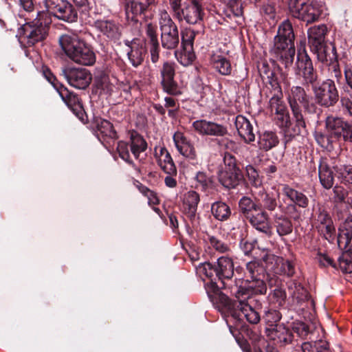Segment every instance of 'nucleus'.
Here are the masks:
<instances>
[{
	"label": "nucleus",
	"instance_id": "38",
	"mask_svg": "<svg viewBox=\"0 0 352 352\" xmlns=\"http://www.w3.org/2000/svg\"><path fill=\"white\" fill-rule=\"evenodd\" d=\"M96 28L107 37L117 38L119 36V28L116 24L110 21H98Z\"/></svg>",
	"mask_w": 352,
	"mask_h": 352
},
{
	"label": "nucleus",
	"instance_id": "18",
	"mask_svg": "<svg viewBox=\"0 0 352 352\" xmlns=\"http://www.w3.org/2000/svg\"><path fill=\"white\" fill-rule=\"evenodd\" d=\"M161 84L164 89L170 94L178 93L177 83L174 80L175 64L169 61L163 63L160 69Z\"/></svg>",
	"mask_w": 352,
	"mask_h": 352
},
{
	"label": "nucleus",
	"instance_id": "23",
	"mask_svg": "<svg viewBox=\"0 0 352 352\" xmlns=\"http://www.w3.org/2000/svg\"><path fill=\"white\" fill-rule=\"evenodd\" d=\"M155 157L157 158L158 165L165 173L170 175L176 174V166L166 148L160 147L159 151L156 149Z\"/></svg>",
	"mask_w": 352,
	"mask_h": 352
},
{
	"label": "nucleus",
	"instance_id": "19",
	"mask_svg": "<svg viewBox=\"0 0 352 352\" xmlns=\"http://www.w3.org/2000/svg\"><path fill=\"white\" fill-rule=\"evenodd\" d=\"M204 11L201 3L189 1L176 17L179 20H185L189 24H196L202 20Z\"/></svg>",
	"mask_w": 352,
	"mask_h": 352
},
{
	"label": "nucleus",
	"instance_id": "55",
	"mask_svg": "<svg viewBox=\"0 0 352 352\" xmlns=\"http://www.w3.org/2000/svg\"><path fill=\"white\" fill-rule=\"evenodd\" d=\"M137 187L140 192L148 198L149 204L157 205L159 204V199L154 191L141 184H138Z\"/></svg>",
	"mask_w": 352,
	"mask_h": 352
},
{
	"label": "nucleus",
	"instance_id": "15",
	"mask_svg": "<svg viewBox=\"0 0 352 352\" xmlns=\"http://www.w3.org/2000/svg\"><path fill=\"white\" fill-rule=\"evenodd\" d=\"M48 74L49 76L45 74L46 78L56 89L62 100L65 102L67 107L71 109L75 113H77L78 111H81L82 107L78 96L75 94L69 91L67 88L64 87L63 85L59 84L58 82H56V78L50 72H49Z\"/></svg>",
	"mask_w": 352,
	"mask_h": 352
},
{
	"label": "nucleus",
	"instance_id": "32",
	"mask_svg": "<svg viewBox=\"0 0 352 352\" xmlns=\"http://www.w3.org/2000/svg\"><path fill=\"white\" fill-rule=\"evenodd\" d=\"M255 199L257 204H261V209L273 211L277 206V201L274 196L267 193L264 188H259L258 191H254Z\"/></svg>",
	"mask_w": 352,
	"mask_h": 352
},
{
	"label": "nucleus",
	"instance_id": "61",
	"mask_svg": "<svg viewBox=\"0 0 352 352\" xmlns=\"http://www.w3.org/2000/svg\"><path fill=\"white\" fill-rule=\"evenodd\" d=\"M227 129L221 124L212 122L209 135L223 136L227 133Z\"/></svg>",
	"mask_w": 352,
	"mask_h": 352
},
{
	"label": "nucleus",
	"instance_id": "53",
	"mask_svg": "<svg viewBox=\"0 0 352 352\" xmlns=\"http://www.w3.org/2000/svg\"><path fill=\"white\" fill-rule=\"evenodd\" d=\"M281 316L280 313L274 309H269L265 311L263 319L267 324L268 327H274L278 325L277 322L280 320Z\"/></svg>",
	"mask_w": 352,
	"mask_h": 352
},
{
	"label": "nucleus",
	"instance_id": "59",
	"mask_svg": "<svg viewBox=\"0 0 352 352\" xmlns=\"http://www.w3.org/2000/svg\"><path fill=\"white\" fill-rule=\"evenodd\" d=\"M146 34L148 44L158 43L156 26L151 23L146 25Z\"/></svg>",
	"mask_w": 352,
	"mask_h": 352
},
{
	"label": "nucleus",
	"instance_id": "10",
	"mask_svg": "<svg viewBox=\"0 0 352 352\" xmlns=\"http://www.w3.org/2000/svg\"><path fill=\"white\" fill-rule=\"evenodd\" d=\"M326 128L332 136L342 138L352 142V124L338 117L329 116L326 120Z\"/></svg>",
	"mask_w": 352,
	"mask_h": 352
},
{
	"label": "nucleus",
	"instance_id": "46",
	"mask_svg": "<svg viewBox=\"0 0 352 352\" xmlns=\"http://www.w3.org/2000/svg\"><path fill=\"white\" fill-rule=\"evenodd\" d=\"M268 258L276 259L278 265H280V272L288 276H292L294 274V267L292 263L288 260H283L281 258H275L273 254L266 255L263 257V260L267 261Z\"/></svg>",
	"mask_w": 352,
	"mask_h": 352
},
{
	"label": "nucleus",
	"instance_id": "6",
	"mask_svg": "<svg viewBox=\"0 0 352 352\" xmlns=\"http://www.w3.org/2000/svg\"><path fill=\"white\" fill-rule=\"evenodd\" d=\"M158 23L162 46L167 50H175L179 43L177 25L165 10L160 11Z\"/></svg>",
	"mask_w": 352,
	"mask_h": 352
},
{
	"label": "nucleus",
	"instance_id": "16",
	"mask_svg": "<svg viewBox=\"0 0 352 352\" xmlns=\"http://www.w3.org/2000/svg\"><path fill=\"white\" fill-rule=\"evenodd\" d=\"M316 228L321 235L329 241L333 239L336 232L331 217L322 207H319L315 219Z\"/></svg>",
	"mask_w": 352,
	"mask_h": 352
},
{
	"label": "nucleus",
	"instance_id": "12",
	"mask_svg": "<svg viewBox=\"0 0 352 352\" xmlns=\"http://www.w3.org/2000/svg\"><path fill=\"white\" fill-rule=\"evenodd\" d=\"M173 141L177 151L193 166H199L201 160L192 143L186 139L183 133L177 131L173 135Z\"/></svg>",
	"mask_w": 352,
	"mask_h": 352
},
{
	"label": "nucleus",
	"instance_id": "52",
	"mask_svg": "<svg viewBox=\"0 0 352 352\" xmlns=\"http://www.w3.org/2000/svg\"><path fill=\"white\" fill-rule=\"evenodd\" d=\"M274 78H277V81L278 83L279 89H276V87H272L274 92L282 95L281 92V86L283 85L285 87H289L290 82L288 78V74L286 72H283L279 67L278 69V72L275 73Z\"/></svg>",
	"mask_w": 352,
	"mask_h": 352
},
{
	"label": "nucleus",
	"instance_id": "13",
	"mask_svg": "<svg viewBox=\"0 0 352 352\" xmlns=\"http://www.w3.org/2000/svg\"><path fill=\"white\" fill-rule=\"evenodd\" d=\"M270 109L272 113L277 116V119L281 121V126L287 128L285 132L288 135L292 136V124L289 121V116L287 107L282 99L281 95L274 93V96L270 100Z\"/></svg>",
	"mask_w": 352,
	"mask_h": 352
},
{
	"label": "nucleus",
	"instance_id": "60",
	"mask_svg": "<svg viewBox=\"0 0 352 352\" xmlns=\"http://www.w3.org/2000/svg\"><path fill=\"white\" fill-rule=\"evenodd\" d=\"M337 171L344 183L352 184V166H343Z\"/></svg>",
	"mask_w": 352,
	"mask_h": 352
},
{
	"label": "nucleus",
	"instance_id": "1",
	"mask_svg": "<svg viewBox=\"0 0 352 352\" xmlns=\"http://www.w3.org/2000/svg\"><path fill=\"white\" fill-rule=\"evenodd\" d=\"M265 278H251L246 280V284L236 288L234 296L236 300L230 299L227 295L220 294L219 302L227 309L230 314L236 319L244 316L250 324H258L261 320L259 310L261 304L254 305L256 300L250 296L252 294H264L267 287Z\"/></svg>",
	"mask_w": 352,
	"mask_h": 352
},
{
	"label": "nucleus",
	"instance_id": "41",
	"mask_svg": "<svg viewBox=\"0 0 352 352\" xmlns=\"http://www.w3.org/2000/svg\"><path fill=\"white\" fill-rule=\"evenodd\" d=\"M258 72L263 80H266V82L269 83L272 87L279 89L278 80L274 78L275 72L271 69L267 63H262L258 67Z\"/></svg>",
	"mask_w": 352,
	"mask_h": 352
},
{
	"label": "nucleus",
	"instance_id": "49",
	"mask_svg": "<svg viewBox=\"0 0 352 352\" xmlns=\"http://www.w3.org/2000/svg\"><path fill=\"white\" fill-rule=\"evenodd\" d=\"M197 270L200 274H204L211 280H215V277L217 278V271L216 265H212L210 263H201L197 267Z\"/></svg>",
	"mask_w": 352,
	"mask_h": 352
},
{
	"label": "nucleus",
	"instance_id": "29",
	"mask_svg": "<svg viewBox=\"0 0 352 352\" xmlns=\"http://www.w3.org/2000/svg\"><path fill=\"white\" fill-rule=\"evenodd\" d=\"M352 240V217H348L339 228L338 244L341 248H346Z\"/></svg>",
	"mask_w": 352,
	"mask_h": 352
},
{
	"label": "nucleus",
	"instance_id": "34",
	"mask_svg": "<svg viewBox=\"0 0 352 352\" xmlns=\"http://www.w3.org/2000/svg\"><path fill=\"white\" fill-rule=\"evenodd\" d=\"M261 209V204H257V201H254L249 197L243 196L239 201V212L246 219L254 214V212H258Z\"/></svg>",
	"mask_w": 352,
	"mask_h": 352
},
{
	"label": "nucleus",
	"instance_id": "45",
	"mask_svg": "<svg viewBox=\"0 0 352 352\" xmlns=\"http://www.w3.org/2000/svg\"><path fill=\"white\" fill-rule=\"evenodd\" d=\"M288 289L291 295L298 300H304L307 298V289L299 283L292 280L289 283Z\"/></svg>",
	"mask_w": 352,
	"mask_h": 352
},
{
	"label": "nucleus",
	"instance_id": "37",
	"mask_svg": "<svg viewBox=\"0 0 352 352\" xmlns=\"http://www.w3.org/2000/svg\"><path fill=\"white\" fill-rule=\"evenodd\" d=\"M274 226L277 234L280 236L288 235L293 230V225L291 220L283 215L274 217Z\"/></svg>",
	"mask_w": 352,
	"mask_h": 352
},
{
	"label": "nucleus",
	"instance_id": "51",
	"mask_svg": "<svg viewBox=\"0 0 352 352\" xmlns=\"http://www.w3.org/2000/svg\"><path fill=\"white\" fill-rule=\"evenodd\" d=\"M339 266L346 273L352 272V250L342 254L339 258Z\"/></svg>",
	"mask_w": 352,
	"mask_h": 352
},
{
	"label": "nucleus",
	"instance_id": "4",
	"mask_svg": "<svg viewBox=\"0 0 352 352\" xmlns=\"http://www.w3.org/2000/svg\"><path fill=\"white\" fill-rule=\"evenodd\" d=\"M288 102L294 122L292 133H290V134L295 136L302 133L305 131L306 123L302 113V108L309 111L310 106L309 96L303 87L294 86L289 94Z\"/></svg>",
	"mask_w": 352,
	"mask_h": 352
},
{
	"label": "nucleus",
	"instance_id": "28",
	"mask_svg": "<svg viewBox=\"0 0 352 352\" xmlns=\"http://www.w3.org/2000/svg\"><path fill=\"white\" fill-rule=\"evenodd\" d=\"M311 50L316 54L318 60L325 65L338 57L336 47L332 43L320 45Z\"/></svg>",
	"mask_w": 352,
	"mask_h": 352
},
{
	"label": "nucleus",
	"instance_id": "17",
	"mask_svg": "<svg viewBox=\"0 0 352 352\" xmlns=\"http://www.w3.org/2000/svg\"><path fill=\"white\" fill-rule=\"evenodd\" d=\"M155 3V0H125L126 19L131 21H138V18Z\"/></svg>",
	"mask_w": 352,
	"mask_h": 352
},
{
	"label": "nucleus",
	"instance_id": "22",
	"mask_svg": "<svg viewBox=\"0 0 352 352\" xmlns=\"http://www.w3.org/2000/svg\"><path fill=\"white\" fill-rule=\"evenodd\" d=\"M243 175L240 169H224L219 174V182L227 188H234L242 181Z\"/></svg>",
	"mask_w": 352,
	"mask_h": 352
},
{
	"label": "nucleus",
	"instance_id": "33",
	"mask_svg": "<svg viewBox=\"0 0 352 352\" xmlns=\"http://www.w3.org/2000/svg\"><path fill=\"white\" fill-rule=\"evenodd\" d=\"M283 194L289 198L295 205L301 208H307L309 205L308 197L301 192H299L287 185L283 188Z\"/></svg>",
	"mask_w": 352,
	"mask_h": 352
},
{
	"label": "nucleus",
	"instance_id": "20",
	"mask_svg": "<svg viewBox=\"0 0 352 352\" xmlns=\"http://www.w3.org/2000/svg\"><path fill=\"white\" fill-rule=\"evenodd\" d=\"M256 214H252L247 219L251 226L257 231L265 234L267 236L272 235V229L270 222V217L265 210H258Z\"/></svg>",
	"mask_w": 352,
	"mask_h": 352
},
{
	"label": "nucleus",
	"instance_id": "39",
	"mask_svg": "<svg viewBox=\"0 0 352 352\" xmlns=\"http://www.w3.org/2000/svg\"><path fill=\"white\" fill-rule=\"evenodd\" d=\"M278 143V138L272 132L265 131L259 135L258 144L262 150L267 151L276 146Z\"/></svg>",
	"mask_w": 352,
	"mask_h": 352
},
{
	"label": "nucleus",
	"instance_id": "2",
	"mask_svg": "<svg viewBox=\"0 0 352 352\" xmlns=\"http://www.w3.org/2000/svg\"><path fill=\"white\" fill-rule=\"evenodd\" d=\"M58 42L65 54L76 64L90 66L95 63L96 55L91 46L78 36L64 34Z\"/></svg>",
	"mask_w": 352,
	"mask_h": 352
},
{
	"label": "nucleus",
	"instance_id": "3",
	"mask_svg": "<svg viewBox=\"0 0 352 352\" xmlns=\"http://www.w3.org/2000/svg\"><path fill=\"white\" fill-rule=\"evenodd\" d=\"M272 51L285 68L292 65L296 52L294 34L292 23L288 20L283 21L279 26Z\"/></svg>",
	"mask_w": 352,
	"mask_h": 352
},
{
	"label": "nucleus",
	"instance_id": "31",
	"mask_svg": "<svg viewBox=\"0 0 352 352\" xmlns=\"http://www.w3.org/2000/svg\"><path fill=\"white\" fill-rule=\"evenodd\" d=\"M147 148V143L142 136L135 131H132L130 134V148L131 151L137 160H141L140 156Z\"/></svg>",
	"mask_w": 352,
	"mask_h": 352
},
{
	"label": "nucleus",
	"instance_id": "43",
	"mask_svg": "<svg viewBox=\"0 0 352 352\" xmlns=\"http://www.w3.org/2000/svg\"><path fill=\"white\" fill-rule=\"evenodd\" d=\"M175 55L177 60L184 66L190 65L195 58L193 47L188 49L182 46V50L180 52L175 51Z\"/></svg>",
	"mask_w": 352,
	"mask_h": 352
},
{
	"label": "nucleus",
	"instance_id": "48",
	"mask_svg": "<svg viewBox=\"0 0 352 352\" xmlns=\"http://www.w3.org/2000/svg\"><path fill=\"white\" fill-rule=\"evenodd\" d=\"M245 170L248 180L252 186L256 188V191H258L259 188H263L262 179L256 170L252 165L247 166Z\"/></svg>",
	"mask_w": 352,
	"mask_h": 352
},
{
	"label": "nucleus",
	"instance_id": "44",
	"mask_svg": "<svg viewBox=\"0 0 352 352\" xmlns=\"http://www.w3.org/2000/svg\"><path fill=\"white\" fill-rule=\"evenodd\" d=\"M214 67L222 75H230L232 72V66L230 61L221 56H214L212 58Z\"/></svg>",
	"mask_w": 352,
	"mask_h": 352
},
{
	"label": "nucleus",
	"instance_id": "7",
	"mask_svg": "<svg viewBox=\"0 0 352 352\" xmlns=\"http://www.w3.org/2000/svg\"><path fill=\"white\" fill-rule=\"evenodd\" d=\"M312 91L315 102L320 107H331L339 100L338 90L331 79H327L314 85Z\"/></svg>",
	"mask_w": 352,
	"mask_h": 352
},
{
	"label": "nucleus",
	"instance_id": "5",
	"mask_svg": "<svg viewBox=\"0 0 352 352\" xmlns=\"http://www.w3.org/2000/svg\"><path fill=\"white\" fill-rule=\"evenodd\" d=\"M308 0H287L289 15L300 21L310 24L317 21L321 15L320 8Z\"/></svg>",
	"mask_w": 352,
	"mask_h": 352
},
{
	"label": "nucleus",
	"instance_id": "35",
	"mask_svg": "<svg viewBox=\"0 0 352 352\" xmlns=\"http://www.w3.org/2000/svg\"><path fill=\"white\" fill-rule=\"evenodd\" d=\"M199 202V195L197 192L190 190L185 194L184 210L190 217H195Z\"/></svg>",
	"mask_w": 352,
	"mask_h": 352
},
{
	"label": "nucleus",
	"instance_id": "26",
	"mask_svg": "<svg viewBox=\"0 0 352 352\" xmlns=\"http://www.w3.org/2000/svg\"><path fill=\"white\" fill-rule=\"evenodd\" d=\"M266 331L267 336L278 343L287 344L292 340V333L283 324L275 325L274 327H267Z\"/></svg>",
	"mask_w": 352,
	"mask_h": 352
},
{
	"label": "nucleus",
	"instance_id": "54",
	"mask_svg": "<svg viewBox=\"0 0 352 352\" xmlns=\"http://www.w3.org/2000/svg\"><path fill=\"white\" fill-rule=\"evenodd\" d=\"M228 6V9L234 16H239L243 14V8L242 0H223Z\"/></svg>",
	"mask_w": 352,
	"mask_h": 352
},
{
	"label": "nucleus",
	"instance_id": "8",
	"mask_svg": "<svg viewBox=\"0 0 352 352\" xmlns=\"http://www.w3.org/2000/svg\"><path fill=\"white\" fill-rule=\"evenodd\" d=\"M60 20L73 22L77 19V12L67 0H43L41 6Z\"/></svg>",
	"mask_w": 352,
	"mask_h": 352
},
{
	"label": "nucleus",
	"instance_id": "30",
	"mask_svg": "<svg viewBox=\"0 0 352 352\" xmlns=\"http://www.w3.org/2000/svg\"><path fill=\"white\" fill-rule=\"evenodd\" d=\"M318 176L320 184L326 189H330L334 182L333 173L331 170L327 160L322 159L318 168Z\"/></svg>",
	"mask_w": 352,
	"mask_h": 352
},
{
	"label": "nucleus",
	"instance_id": "58",
	"mask_svg": "<svg viewBox=\"0 0 352 352\" xmlns=\"http://www.w3.org/2000/svg\"><path fill=\"white\" fill-rule=\"evenodd\" d=\"M212 122L206 120H197L193 122L192 126L195 130L201 135H209Z\"/></svg>",
	"mask_w": 352,
	"mask_h": 352
},
{
	"label": "nucleus",
	"instance_id": "36",
	"mask_svg": "<svg viewBox=\"0 0 352 352\" xmlns=\"http://www.w3.org/2000/svg\"><path fill=\"white\" fill-rule=\"evenodd\" d=\"M211 212L214 217L221 221H227L231 216L230 207L223 201H216L211 206Z\"/></svg>",
	"mask_w": 352,
	"mask_h": 352
},
{
	"label": "nucleus",
	"instance_id": "27",
	"mask_svg": "<svg viewBox=\"0 0 352 352\" xmlns=\"http://www.w3.org/2000/svg\"><path fill=\"white\" fill-rule=\"evenodd\" d=\"M217 278L223 281L230 279L234 275V263L231 258L223 256L217 262Z\"/></svg>",
	"mask_w": 352,
	"mask_h": 352
},
{
	"label": "nucleus",
	"instance_id": "50",
	"mask_svg": "<svg viewBox=\"0 0 352 352\" xmlns=\"http://www.w3.org/2000/svg\"><path fill=\"white\" fill-rule=\"evenodd\" d=\"M197 34V32L190 28L184 29L181 33L182 46L188 49L193 47V42Z\"/></svg>",
	"mask_w": 352,
	"mask_h": 352
},
{
	"label": "nucleus",
	"instance_id": "47",
	"mask_svg": "<svg viewBox=\"0 0 352 352\" xmlns=\"http://www.w3.org/2000/svg\"><path fill=\"white\" fill-rule=\"evenodd\" d=\"M246 270L249 274L250 278H265V268L261 263L256 261H253L246 264Z\"/></svg>",
	"mask_w": 352,
	"mask_h": 352
},
{
	"label": "nucleus",
	"instance_id": "11",
	"mask_svg": "<svg viewBox=\"0 0 352 352\" xmlns=\"http://www.w3.org/2000/svg\"><path fill=\"white\" fill-rule=\"evenodd\" d=\"M297 74L302 78L305 85H316L318 75L314 69L311 58L306 53L298 54L297 57Z\"/></svg>",
	"mask_w": 352,
	"mask_h": 352
},
{
	"label": "nucleus",
	"instance_id": "21",
	"mask_svg": "<svg viewBox=\"0 0 352 352\" xmlns=\"http://www.w3.org/2000/svg\"><path fill=\"white\" fill-rule=\"evenodd\" d=\"M235 126L239 135L246 143H250L255 140L253 126L250 122L243 116L239 115L235 119Z\"/></svg>",
	"mask_w": 352,
	"mask_h": 352
},
{
	"label": "nucleus",
	"instance_id": "25",
	"mask_svg": "<svg viewBox=\"0 0 352 352\" xmlns=\"http://www.w3.org/2000/svg\"><path fill=\"white\" fill-rule=\"evenodd\" d=\"M327 32V28L323 24L314 25L308 30V41L311 49L327 43L325 42V35Z\"/></svg>",
	"mask_w": 352,
	"mask_h": 352
},
{
	"label": "nucleus",
	"instance_id": "64",
	"mask_svg": "<svg viewBox=\"0 0 352 352\" xmlns=\"http://www.w3.org/2000/svg\"><path fill=\"white\" fill-rule=\"evenodd\" d=\"M223 161L225 164V169H240L237 166L235 157L231 154L228 153H225Z\"/></svg>",
	"mask_w": 352,
	"mask_h": 352
},
{
	"label": "nucleus",
	"instance_id": "24",
	"mask_svg": "<svg viewBox=\"0 0 352 352\" xmlns=\"http://www.w3.org/2000/svg\"><path fill=\"white\" fill-rule=\"evenodd\" d=\"M126 52L128 58L133 66L138 67L142 64L144 60L146 50L139 41H132L127 45Z\"/></svg>",
	"mask_w": 352,
	"mask_h": 352
},
{
	"label": "nucleus",
	"instance_id": "42",
	"mask_svg": "<svg viewBox=\"0 0 352 352\" xmlns=\"http://www.w3.org/2000/svg\"><path fill=\"white\" fill-rule=\"evenodd\" d=\"M96 127L103 136H106L112 139L117 138V134L113 129L112 124L107 120L98 119L96 120Z\"/></svg>",
	"mask_w": 352,
	"mask_h": 352
},
{
	"label": "nucleus",
	"instance_id": "40",
	"mask_svg": "<svg viewBox=\"0 0 352 352\" xmlns=\"http://www.w3.org/2000/svg\"><path fill=\"white\" fill-rule=\"evenodd\" d=\"M301 348L302 352H331L329 343L322 340L304 342Z\"/></svg>",
	"mask_w": 352,
	"mask_h": 352
},
{
	"label": "nucleus",
	"instance_id": "62",
	"mask_svg": "<svg viewBox=\"0 0 352 352\" xmlns=\"http://www.w3.org/2000/svg\"><path fill=\"white\" fill-rule=\"evenodd\" d=\"M196 179L200 184L202 190H206L212 185V180L203 172H199L196 175Z\"/></svg>",
	"mask_w": 352,
	"mask_h": 352
},
{
	"label": "nucleus",
	"instance_id": "14",
	"mask_svg": "<svg viewBox=\"0 0 352 352\" xmlns=\"http://www.w3.org/2000/svg\"><path fill=\"white\" fill-rule=\"evenodd\" d=\"M48 28L41 23H26L23 27V35L22 38L26 41L29 46L43 41L47 35Z\"/></svg>",
	"mask_w": 352,
	"mask_h": 352
},
{
	"label": "nucleus",
	"instance_id": "57",
	"mask_svg": "<svg viewBox=\"0 0 352 352\" xmlns=\"http://www.w3.org/2000/svg\"><path fill=\"white\" fill-rule=\"evenodd\" d=\"M117 151L119 156L125 162L135 166L133 162L131 160L130 153L129 151V145L125 142H119L118 143Z\"/></svg>",
	"mask_w": 352,
	"mask_h": 352
},
{
	"label": "nucleus",
	"instance_id": "56",
	"mask_svg": "<svg viewBox=\"0 0 352 352\" xmlns=\"http://www.w3.org/2000/svg\"><path fill=\"white\" fill-rule=\"evenodd\" d=\"M328 67L329 76L332 78H335L337 80H339L342 77V73L338 63V57L334 60L326 63Z\"/></svg>",
	"mask_w": 352,
	"mask_h": 352
},
{
	"label": "nucleus",
	"instance_id": "63",
	"mask_svg": "<svg viewBox=\"0 0 352 352\" xmlns=\"http://www.w3.org/2000/svg\"><path fill=\"white\" fill-rule=\"evenodd\" d=\"M209 241L210 245L217 251L220 252H225L228 250L227 245L222 241H219L214 236H209Z\"/></svg>",
	"mask_w": 352,
	"mask_h": 352
},
{
	"label": "nucleus",
	"instance_id": "9",
	"mask_svg": "<svg viewBox=\"0 0 352 352\" xmlns=\"http://www.w3.org/2000/svg\"><path fill=\"white\" fill-rule=\"evenodd\" d=\"M61 74L70 85L79 89L87 87L92 79L91 73L85 68L65 67Z\"/></svg>",
	"mask_w": 352,
	"mask_h": 352
}]
</instances>
